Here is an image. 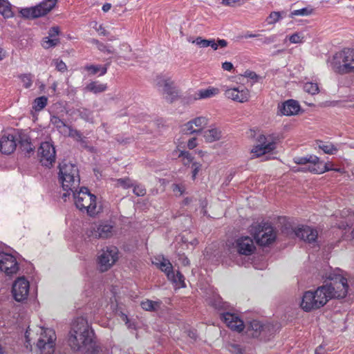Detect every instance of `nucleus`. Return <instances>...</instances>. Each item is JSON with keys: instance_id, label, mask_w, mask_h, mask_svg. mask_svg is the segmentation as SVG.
I'll return each instance as SVG.
<instances>
[{"instance_id": "473e14b6", "label": "nucleus", "mask_w": 354, "mask_h": 354, "mask_svg": "<svg viewBox=\"0 0 354 354\" xmlns=\"http://www.w3.org/2000/svg\"><path fill=\"white\" fill-rule=\"evenodd\" d=\"M48 99L45 96L37 97L34 101L33 108L35 111H41L47 104Z\"/></svg>"}, {"instance_id": "680f3d73", "label": "nucleus", "mask_w": 354, "mask_h": 354, "mask_svg": "<svg viewBox=\"0 0 354 354\" xmlns=\"http://www.w3.org/2000/svg\"><path fill=\"white\" fill-rule=\"evenodd\" d=\"M222 68L225 71H230L233 68V64L230 62H225L222 64Z\"/></svg>"}, {"instance_id": "7ed1b4c3", "label": "nucleus", "mask_w": 354, "mask_h": 354, "mask_svg": "<svg viewBox=\"0 0 354 354\" xmlns=\"http://www.w3.org/2000/svg\"><path fill=\"white\" fill-rule=\"evenodd\" d=\"M221 319L232 330L241 332L244 328L248 337L258 338L261 341H268L274 334V327L270 324H263L261 322L253 319L244 324L238 315L229 312L220 314Z\"/></svg>"}, {"instance_id": "9d476101", "label": "nucleus", "mask_w": 354, "mask_h": 354, "mask_svg": "<svg viewBox=\"0 0 354 354\" xmlns=\"http://www.w3.org/2000/svg\"><path fill=\"white\" fill-rule=\"evenodd\" d=\"M38 156L42 165L50 167L56 159V151L54 145L50 142H43L38 149Z\"/></svg>"}, {"instance_id": "e433bc0d", "label": "nucleus", "mask_w": 354, "mask_h": 354, "mask_svg": "<svg viewBox=\"0 0 354 354\" xmlns=\"http://www.w3.org/2000/svg\"><path fill=\"white\" fill-rule=\"evenodd\" d=\"M193 125L194 124L191 120L185 124L182 127V131L183 133L189 135L195 133H201V129H194Z\"/></svg>"}, {"instance_id": "0eeeda50", "label": "nucleus", "mask_w": 354, "mask_h": 354, "mask_svg": "<svg viewBox=\"0 0 354 354\" xmlns=\"http://www.w3.org/2000/svg\"><path fill=\"white\" fill-rule=\"evenodd\" d=\"M40 336L38 338L36 347L41 354H54L55 340L57 339L54 330L40 327Z\"/></svg>"}, {"instance_id": "6ab92c4d", "label": "nucleus", "mask_w": 354, "mask_h": 354, "mask_svg": "<svg viewBox=\"0 0 354 354\" xmlns=\"http://www.w3.org/2000/svg\"><path fill=\"white\" fill-rule=\"evenodd\" d=\"M18 141V136L8 133L3 135L0 141V151L3 154H10L15 150L17 147V142Z\"/></svg>"}, {"instance_id": "ea45409f", "label": "nucleus", "mask_w": 354, "mask_h": 354, "mask_svg": "<svg viewBox=\"0 0 354 354\" xmlns=\"http://www.w3.org/2000/svg\"><path fill=\"white\" fill-rule=\"evenodd\" d=\"M209 46H211L215 50L218 49V46L225 48L227 45V42L225 39H218L217 43H216L214 39H209Z\"/></svg>"}, {"instance_id": "052dcab7", "label": "nucleus", "mask_w": 354, "mask_h": 354, "mask_svg": "<svg viewBox=\"0 0 354 354\" xmlns=\"http://www.w3.org/2000/svg\"><path fill=\"white\" fill-rule=\"evenodd\" d=\"M245 77H249L252 80H257L259 76L256 74V73L250 71H246L245 72Z\"/></svg>"}, {"instance_id": "ddd939ff", "label": "nucleus", "mask_w": 354, "mask_h": 354, "mask_svg": "<svg viewBox=\"0 0 354 354\" xmlns=\"http://www.w3.org/2000/svg\"><path fill=\"white\" fill-rule=\"evenodd\" d=\"M257 141L259 144L252 150V153H254L256 157H259L267 153H270L276 148V142L270 135L268 136L260 135L257 138Z\"/></svg>"}, {"instance_id": "6e6d98bb", "label": "nucleus", "mask_w": 354, "mask_h": 354, "mask_svg": "<svg viewBox=\"0 0 354 354\" xmlns=\"http://www.w3.org/2000/svg\"><path fill=\"white\" fill-rule=\"evenodd\" d=\"M301 39L299 34L294 33L290 37L289 41L292 44H299L301 42Z\"/></svg>"}, {"instance_id": "a18cd8bd", "label": "nucleus", "mask_w": 354, "mask_h": 354, "mask_svg": "<svg viewBox=\"0 0 354 354\" xmlns=\"http://www.w3.org/2000/svg\"><path fill=\"white\" fill-rule=\"evenodd\" d=\"M50 122L55 125L57 129H62V127H66L68 128V125L61 120L58 116L53 115L50 118Z\"/></svg>"}, {"instance_id": "a19ab883", "label": "nucleus", "mask_w": 354, "mask_h": 354, "mask_svg": "<svg viewBox=\"0 0 354 354\" xmlns=\"http://www.w3.org/2000/svg\"><path fill=\"white\" fill-rule=\"evenodd\" d=\"M117 185L124 189L133 187V184L129 178H119L116 180Z\"/></svg>"}, {"instance_id": "8fccbe9b", "label": "nucleus", "mask_w": 354, "mask_h": 354, "mask_svg": "<svg viewBox=\"0 0 354 354\" xmlns=\"http://www.w3.org/2000/svg\"><path fill=\"white\" fill-rule=\"evenodd\" d=\"M174 192H179V195L181 196L185 192V187L182 184H173Z\"/></svg>"}, {"instance_id": "79ce46f5", "label": "nucleus", "mask_w": 354, "mask_h": 354, "mask_svg": "<svg viewBox=\"0 0 354 354\" xmlns=\"http://www.w3.org/2000/svg\"><path fill=\"white\" fill-rule=\"evenodd\" d=\"M281 18V13L279 12H272L266 19L268 24H273L277 22Z\"/></svg>"}, {"instance_id": "c03bdc74", "label": "nucleus", "mask_w": 354, "mask_h": 354, "mask_svg": "<svg viewBox=\"0 0 354 354\" xmlns=\"http://www.w3.org/2000/svg\"><path fill=\"white\" fill-rule=\"evenodd\" d=\"M313 12V9L309 8H304L299 10H295L291 12L292 16H307Z\"/></svg>"}, {"instance_id": "6e6552de", "label": "nucleus", "mask_w": 354, "mask_h": 354, "mask_svg": "<svg viewBox=\"0 0 354 354\" xmlns=\"http://www.w3.org/2000/svg\"><path fill=\"white\" fill-rule=\"evenodd\" d=\"M252 230L254 239L257 243L261 246H268L276 239V233L269 223L258 224Z\"/></svg>"}, {"instance_id": "f03ea898", "label": "nucleus", "mask_w": 354, "mask_h": 354, "mask_svg": "<svg viewBox=\"0 0 354 354\" xmlns=\"http://www.w3.org/2000/svg\"><path fill=\"white\" fill-rule=\"evenodd\" d=\"M68 343L74 352L83 354H99L101 347L95 339L94 332L84 317H77L72 324Z\"/></svg>"}, {"instance_id": "4d7b16f0", "label": "nucleus", "mask_w": 354, "mask_h": 354, "mask_svg": "<svg viewBox=\"0 0 354 354\" xmlns=\"http://www.w3.org/2000/svg\"><path fill=\"white\" fill-rule=\"evenodd\" d=\"M31 331L32 330L30 329V327H28L27 328V330H26L25 332V338H26V348H28L29 346L31 347V344H30V335H31Z\"/></svg>"}, {"instance_id": "13d9d810", "label": "nucleus", "mask_w": 354, "mask_h": 354, "mask_svg": "<svg viewBox=\"0 0 354 354\" xmlns=\"http://www.w3.org/2000/svg\"><path fill=\"white\" fill-rule=\"evenodd\" d=\"M77 142L80 144L82 148L89 149L88 141L87 138H86L85 136H83L81 138H80Z\"/></svg>"}, {"instance_id": "4468645a", "label": "nucleus", "mask_w": 354, "mask_h": 354, "mask_svg": "<svg viewBox=\"0 0 354 354\" xmlns=\"http://www.w3.org/2000/svg\"><path fill=\"white\" fill-rule=\"evenodd\" d=\"M29 282L24 277L18 278L15 281L12 288V293L14 299L18 302L26 300L29 292Z\"/></svg>"}, {"instance_id": "09e8293b", "label": "nucleus", "mask_w": 354, "mask_h": 354, "mask_svg": "<svg viewBox=\"0 0 354 354\" xmlns=\"http://www.w3.org/2000/svg\"><path fill=\"white\" fill-rule=\"evenodd\" d=\"M134 194L138 196H143L146 194V189L142 186H135L133 190Z\"/></svg>"}, {"instance_id": "bb28decb", "label": "nucleus", "mask_w": 354, "mask_h": 354, "mask_svg": "<svg viewBox=\"0 0 354 354\" xmlns=\"http://www.w3.org/2000/svg\"><path fill=\"white\" fill-rule=\"evenodd\" d=\"M218 89L216 88L213 87H209L206 89H201L199 90L196 95L197 97H196V99H205V98H209L211 97H213L218 93Z\"/></svg>"}, {"instance_id": "aec40b11", "label": "nucleus", "mask_w": 354, "mask_h": 354, "mask_svg": "<svg viewBox=\"0 0 354 354\" xmlns=\"http://www.w3.org/2000/svg\"><path fill=\"white\" fill-rule=\"evenodd\" d=\"M278 108L282 115H292L298 113L300 106L296 100H288L279 104Z\"/></svg>"}, {"instance_id": "f257e3e1", "label": "nucleus", "mask_w": 354, "mask_h": 354, "mask_svg": "<svg viewBox=\"0 0 354 354\" xmlns=\"http://www.w3.org/2000/svg\"><path fill=\"white\" fill-rule=\"evenodd\" d=\"M325 284L315 291L304 292L301 303V308L306 312L324 306L331 299L344 298L348 291V284L343 270L337 269L326 275Z\"/></svg>"}, {"instance_id": "58836bf2", "label": "nucleus", "mask_w": 354, "mask_h": 354, "mask_svg": "<svg viewBox=\"0 0 354 354\" xmlns=\"http://www.w3.org/2000/svg\"><path fill=\"white\" fill-rule=\"evenodd\" d=\"M169 280L173 283L180 284L182 288L186 287L185 277L180 271H177L176 273L174 274V279Z\"/></svg>"}, {"instance_id": "7c9ffc66", "label": "nucleus", "mask_w": 354, "mask_h": 354, "mask_svg": "<svg viewBox=\"0 0 354 354\" xmlns=\"http://www.w3.org/2000/svg\"><path fill=\"white\" fill-rule=\"evenodd\" d=\"M0 13L4 18H10L12 17V12L10 4L3 0H0Z\"/></svg>"}, {"instance_id": "393cba45", "label": "nucleus", "mask_w": 354, "mask_h": 354, "mask_svg": "<svg viewBox=\"0 0 354 354\" xmlns=\"http://www.w3.org/2000/svg\"><path fill=\"white\" fill-rule=\"evenodd\" d=\"M160 269L166 274L168 279H174L173 266L168 259L163 258L162 261L160 263Z\"/></svg>"}, {"instance_id": "20e7f679", "label": "nucleus", "mask_w": 354, "mask_h": 354, "mask_svg": "<svg viewBox=\"0 0 354 354\" xmlns=\"http://www.w3.org/2000/svg\"><path fill=\"white\" fill-rule=\"evenodd\" d=\"M59 180L62 183L63 189L66 192L62 194V199L66 201L70 196L69 192H75L79 189L80 178L79 169L76 165L71 162H62L59 165Z\"/></svg>"}, {"instance_id": "f3484780", "label": "nucleus", "mask_w": 354, "mask_h": 354, "mask_svg": "<svg viewBox=\"0 0 354 354\" xmlns=\"http://www.w3.org/2000/svg\"><path fill=\"white\" fill-rule=\"evenodd\" d=\"M235 248L240 254L249 256L256 250L253 239L250 236H241L235 242Z\"/></svg>"}, {"instance_id": "de8ad7c7", "label": "nucleus", "mask_w": 354, "mask_h": 354, "mask_svg": "<svg viewBox=\"0 0 354 354\" xmlns=\"http://www.w3.org/2000/svg\"><path fill=\"white\" fill-rule=\"evenodd\" d=\"M192 42L203 48L208 47L209 44V39H203L201 37H198Z\"/></svg>"}, {"instance_id": "c9c22d12", "label": "nucleus", "mask_w": 354, "mask_h": 354, "mask_svg": "<svg viewBox=\"0 0 354 354\" xmlns=\"http://www.w3.org/2000/svg\"><path fill=\"white\" fill-rule=\"evenodd\" d=\"M304 89L311 95H315L319 93V86L317 83L307 82L304 84Z\"/></svg>"}, {"instance_id": "603ef678", "label": "nucleus", "mask_w": 354, "mask_h": 354, "mask_svg": "<svg viewBox=\"0 0 354 354\" xmlns=\"http://www.w3.org/2000/svg\"><path fill=\"white\" fill-rule=\"evenodd\" d=\"M59 34V28L57 26H53L50 28L48 31V37L50 38H57V37Z\"/></svg>"}, {"instance_id": "e2e57ef3", "label": "nucleus", "mask_w": 354, "mask_h": 354, "mask_svg": "<svg viewBox=\"0 0 354 354\" xmlns=\"http://www.w3.org/2000/svg\"><path fill=\"white\" fill-rule=\"evenodd\" d=\"M187 147L189 149H193L196 147V138H192L188 140Z\"/></svg>"}, {"instance_id": "423d86ee", "label": "nucleus", "mask_w": 354, "mask_h": 354, "mask_svg": "<svg viewBox=\"0 0 354 354\" xmlns=\"http://www.w3.org/2000/svg\"><path fill=\"white\" fill-rule=\"evenodd\" d=\"M331 66L334 71L340 74L354 73V49L345 48L335 53Z\"/></svg>"}, {"instance_id": "4c0bfd02", "label": "nucleus", "mask_w": 354, "mask_h": 354, "mask_svg": "<svg viewBox=\"0 0 354 354\" xmlns=\"http://www.w3.org/2000/svg\"><path fill=\"white\" fill-rule=\"evenodd\" d=\"M191 121L193 124H194L196 127H198V129H201V132L202 131L203 127L207 124V119L203 116L197 117Z\"/></svg>"}, {"instance_id": "2f4dec72", "label": "nucleus", "mask_w": 354, "mask_h": 354, "mask_svg": "<svg viewBox=\"0 0 354 354\" xmlns=\"http://www.w3.org/2000/svg\"><path fill=\"white\" fill-rule=\"evenodd\" d=\"M92 43L95 44L97 46V48L99 50L106 53L108 54H113L114 53V49L112 46L106 45L100 41H99L97 39H93Z\"/></svg>"}, {"instance_id": "a211bd4d", "label": "nucleus", "mask_w": 354, "mask_h": 354, "mask_svg": "<svg viewBox=\"0 0 354 354\" xmlns=\"http://www.w3.org/2000/svg\"><path fill=\"white\" fill-rule=\"evenodd\" d=\"M294 232L295 234L301 240L310 244L316 243L318 233L315 229L308 225H301L297 227Z\"/></svg>"}, {"instance_id": "1a4fd4ad", "label": "nucleus", "mask_w": 354, "mask_h": 354, "mask_svg": "<svg viewBox=\"0 0 354 354\" xmlns=\"http://www.w3.org/2000/svg\"><path fill=\"white\" fill-rule=\"evenodd\" d=\"M57 0H44L35 6L22 8L20 13L26 19H35L47 15L55 6Z\"/></svg>"}, {"instance_id": "4be33fe9", "label": "nucleus", "mask_w": 354, "mask_h": 354, "mask_svg": "<svg viewBox=\"0 0 354 354\" xmlns=\"http://www.w3.org/2000/svg\"><path fill=\"white\" fill-rule=\"evenodd\" d=\"M113 225L108 223H102L93 233V236L95 238L106 239L112 235Z\"/></svg>"}, {"instance_id": "338daca9", "label": "nucleus", "mask_w": 354, "mask_h": 354, "mask_svg": "<svg viewBox=\"0 0 354 354\" xmlns=\"http://www.w3.org/2000/svg\"><path fill=\"white\" fill-rule=\"evenodd\" d=\"M97 30L99 32L100 35H102L104 36H106L109 35V32L105 30L102 25H100L99 28L97 29Z\"/></svg>"}, {"instance_id": "3c124183", "label": "nucleus", "mask_w": 354, "mask_h": 354, "mask_svg": "<svg viewBox=\"0 0 354 354\" xmlns=\"http://www.w3.org/2000/svg\"><path fill=\"white\" fill-rule=\"evenodd\" d=\"M115 140L118 143L123 145L130 143L132 140L131 138H129V137L124 138L123 136H120V135L116 136Z\"/></svg>"}, {"instance_id": "49530a36", "label": "nucleus", "mask_w": 354, "mask_h": 354, "mask_svg": "<svg viewBox=\"0 0 354 354\" xmlns=\"http://www.w3.org/2000/svg\"><path fill=\"white\" fill-rule=\"evenodd\" d=\"M53 62L55 63L56 69L62 73L65 72L67 70V66L66 64L62 61L59 60V59H54Z\"/></svg>"}, {"instance_id": "2eb2a0df", "label": "nucleus", "mask_w": 354, "mask_h": 354, "mask_svg": "<svg viewBox=\"0 0 354 354\" xmlns=\"http://www.w3.org/2000/svg\"><path fill=\"white\" fill-rule=\"evenodd\" d=\"M0 265L7 275L17 273L19 270L18 263L14 256L7 253H0Z\"/></svg>"}, {"instance_id": "bf43d9fd", "label": "nucleus", "mask_w": 354, "mask_h": 354, "mask_svg": "<svg viewBox=\"0 0 354 354\" xmlns=\"http://www.w3.org/2000/svg\"><path fill=\"white\" fill-rule=\"evenodd\" d=\"M180 157H183L184 159L187 160L188 162H190L192 161L193 157L188 151H181Z\"/></svg>"}, {"instance_id": "412c9836", "label": "nucleus", "mask_w": 354, "mask_h": 354, "mask_svg": "<svg viewBox=\"0 0 354 354\" xmlns=\"http://www.w3.org/2000/svg\"><path fill=\"white\" fill-rule=\"evenodd\" d=\"M173 84L174 82L170 79L163 80V91L167 95L165 98L170 103L173 102L178 97V93Z\"/></svg>"}, {"instance_id": "69168bd1", "label": "nucleus", "mask_w": 354, "mask_h": 354, "mask_svg": "<svg viewBox=\"0 0 354 354\" xmlns=\"http://www.w3.org/2000/svg\"><path fill=\"white\" fill-rule=\"evenodd\" d=\"M275 39H276V36L272 35V36L264 38L263 43L266 44H268L274 42L275 41Z\"/></svg>"}, {"instance_id": "774afa93", "label": "nucleus", "mask_w": 354, "mask_h": 354, "mask_svg": "<svg viewBox=\"0 0 354 354\" xmlns=\"http://www.w3.org/2000/svg\"><path fill=\"white\" fill-rule=\"evenodd\" d=\"M109 64H110V63H107L104 66H100V75H103L106 73L107 68L109 66Z\"/></svg>"}, {"instance_id": "f8f14e48", "label": "nucleus", "mask_w": 354, "mask_h": 354, "mask_svg": "<svg viewBox=\"0 0 354 354\" xmlns=\"http://www.w3.org/2000/svg\"><path fill=\"white\" fill-rule=\"evenodd\" d=\"M294 162L297 165H306L310 163L308 170L315 174H323L327 170L326 166L323 165V161L320 160L318 157L315 155H308L304 157H295Z\"/></svg>"}, {"instance_id": "37998d69", "label": "nucleus", "mask_w": 354, "mask_h": 354, "mask_svg": "<svg viewBox=\"0 0 354 354\" xmlns=\"http://www.w3.org/2000/svg\"><path fill=\"white\" fill-rule=\"evenodd\" d=\"M68 136L73 138L76 142H77L78 140L83 136L82 133L77 129H73L71 126L68 127Z\"/></svg>"}, {"instance_id": "864d4df0", "label": "nucleus", "mask_w": 354, "mask_h": 354, "mask_svg": "<svg viewBox=\"0 0 354 354\" xmlns=\"http://www.w3.org/2000/svg\"><path fill=\"white\" fill-rule=\"evenodd\" d=\"M85 69L91 72V74L95 75L100 71V65H87L85 66Z\"/></svg>"}, {"instance_id": "9b49d317", "label": "nucleus", "mask_w": 354, "mask_h": 354, "mask_svg": "<svg viewBox=\"0 0 354 354\" xmlns=\"http://www.w3.org/2000/svg\"><path fill=\"white\" fill-rule=\"evenodd\" d=\"M118 260L117 249L114 247L107 248L102 250L97 258L100 270L103 272L107 271Z\"/></svg>"}, {"instance_id": "c85d7f7f", "label": "nucleus", "mask_w": 354, "mask_h": 354, "mask_svg": "<svg viewBox=\"0 0 354 354\" xmlns=\"http://www.w3.org/2000/svg\"><path fill=\"white\" fill-rule=\"evenodd\" d=\"M160 305V301H153L149 299L142 301L140 304L142 308L147 311H156Z\"/></svg>"}, {"instance_id": "5fc2aeb1", "label": "nucleus", "mask_w": 354, "mask_h": 354, "mask_svg": "<svg viewBox=\"0 0 354 354\" xmlns=\"http://www.w3.org/2000/svg\"><path fill=\"white\" fill-rule=\"evenodd\" d=\"M201 165L198 162H193L192 167L193 169L192 171V179L194 180L198 174L199 170L201 169Z\"/></svg>"}, {"instance_id": "72a5a7b5", "label": "nucleus", "mask_w": 354, "mask_h": 354, "mask_svg": "<svg viewBox=\"0 0 354 354\" xmlns=\"http://www.w3.org/2000/svg\"><path fill=\"white\" fill-rule=\"evenodd\" d=\"M19 78L21 80L26 88H28L32 86L33 75L31 73L21 74L19 75Z\"/></svg>"}, {"instance_id": "f704fd0d", "label": "nucleus", "mask_w": 354, "mask_h": 354, "mask_svg": "<svg viewBox=\"0 0 354 354\" xmlns=\"http://www.w3.org/2000/svg\"><path fill=\"white\" fill-rule=\"evenodd\" d=\"M58 44H59V39L58 38H50L46 37L44 38L41 45L44 48L48 49L56 46Z\"/></svg>"}, {"instance_id": "dca6fc26", "label": "nucleus", "mask_w": 354, "mask_h": 354, "mask_svg": "<svg viewBox=\"0 0 354 354\" xmlns=\"http://www.w3.org/2000/svg\"><path fill=\"white\" fill-rule=\"evenodd\" d=\"M225 95L228 99L234 101L243 103L248 101L250 98V92L248 88L243 86L227 88L225 91Z\"/></svg>"}, {"instance_id": "0e129e2a", "label": "nucleus", "mask_w": 354, "mask_h": 354, "mask_svg": "<svg viewBox=\"0 0 354 354\" xmlns=\"http://www.w3.org/2000/svg\"><path fill=\"white\" fill-rule=\"evenodd\" d=\"M240 0H222V3L225 6H234L235 3H238Z\"/></svg>"}, {"instance_id": "cd10ccee", "label": "nucleus", "mask_w": 354, "mask_h": 354, "mask_svg": "<svg viewBox=\"0 0 354 354\" xmlns=\"http://www.w3.org/2000/svg\"><path fill=\"white\" fill-rule=\"evenodd\" d=\"M318 147L327 154L333 155L337 151V148L330 142L319 141Z\"/></svg>"}, {"instance_id": "a878e982", "label": "nucleus", "mask_w": 354, "mask_h": 354, "mask_svg": "<svg viewBox=\"0 0 354 354\" xmlns=\"http://www.w3.org/2000/svg\"><path fill=\"white\" fill-rule=\"evenodd\" d=\"M107 88L106 84H100L97 82H91L86 85L85 89L93 93H100L105 91Z\"/></svg>"}, {"instance_id": "5701e85b", "label": "nucleus", "mask_w": 354, "mask_h": 354, "mask_svg": "<svg viewBox=\"0 0 354 354\" xmlns=\"http://www.w3.org/2000/svg\"><path fill=\"white\" fill-rule=\"evenodd\" d=\"M19 143L20 149L24 151L26 156H30V155L34 152L35 147L32 146L30 138L28 136H18V141Z\"/></svg>"}, {"instance_id": "39448f33", "label": "nucleus", "mask_w": 354, "mask_h": 354, "mask_svg": "<svg viewBox=\"0 0 354 354\" xmlns=\"http://www.w3.org/2000/svg\"><path fill=\"white\" fill-rule=\"evenodd\" d=\"M73 194L75 204L80 210L86 211L88 215L93 216L97 213L96 210V196L92 194L88 188L82 187L78 191L69 192Z\"/></svg>"}, {"instance_id": "b1692460", "label": "nucleus", "mask_w": 354, "mask_h": 354, "mask_svg": "<svg viewBox=\"0 0 354 354\" xmlns=\"http://www.w3.org/2000/svg\"><path fill=\"white\" fill-rule=\"evenodd\" d=\"M203 136L207 142L217 141L221 138V131L218 128L211 127L203 132Z\"/></svg>"}, {"instance_id": "c756f323", "label": "nucleus", "mask_w": 354, "mask_h": 354, "mask_svg": "<svg viewBox=\"0 0 354 354\" xmlns=\"http://www.w3.org/2000/svg\"><path fill=\"white\" fill-rule=\"evenodd\" d=\"M78 115L82 120L88 122L89 123L94 122V117L93 111L87 109H80L77 110Z\"/></svg>"}]
</instances>
